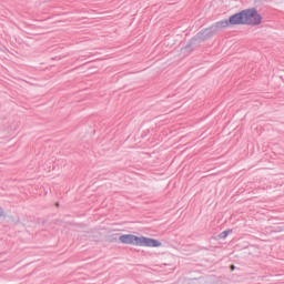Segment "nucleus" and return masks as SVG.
<instances>
[{"label": "nucleus", "mask_w": 284, "mask_h": 284, "mask_svg": "<svg viewBox=\"0 0 284 284\" xmlns=\"http://www.w3.org/2000/svg\"><path fill=\"white\" fill-rule=\"evenodd\" d=\"M232 26H237V13H233L229 19L219 20L215 22L214 29L206 28L205 30H202L196 36V39H199V41H206V39L214 37L216 30H225L227 28H232Z\"/></svg>", "instance_id": "f257e3e1"}, {"label": "nucleus", "mask_w": 284, "mask_h": 284, "mask_svg": "<svg viewBox=\"0 0 284 284\" xmlns=\"http://www.w3.org/2000/svg\"><path fill=\"white\" fill-rule=\"evenodd\" d=\"M119 241L124 245H136L138 247H161V242L159 240L136 236L132 234H124L119 237Z\"/></svg>", "instance_id": "f03ea898"}, {"label": "nucleus", "mask_w": 284, "mask_h": 284, "mask_svg": "<svg viewBox=\"0 0 284 284\" xmlns=\"http://www.w3.org/2000/svg\"><path fill=\"white\" fill-rule=\"evenodd\" d=\"M262 20V14L255 8L237 12V26H261Z\"/></svg>", "instance_id": "7ed1b4c3"}, {"label": "nucleus", "mask_w": 284, "mask_h": 284, "mask_svg": "<svg viewBox=\"0 0 284 284\" xmlns=\"http://www.w3.org/2000/svg\"><path fill=\"white\" fill-rule=\"evenodd\" d=\"M229 234H230V232H222L221 236H222L223 239H226V236H229Z\"/></svg>", "instance_id": "20e7f679"}, {"label": "nucleus", "mask_w": 284, "mask_h": 284, "mask_svg": "<svg viewBox=\"0 0 284 284\" xmlns=\"http://www.w3.org/2000/svg\"><path fill=\"white\" fill-rule=\"evenodd\" d=\"M0 216H3V209L0 207Z\"/></svg>", "instance_id": "39448f33"}, {"label": "nucleus", "mask_w": 284, "mask_h": 284, "mask_svg": "<svg viewBox=\"0 0 284 284\" xmlns=\"http://www.w3.org/2000/svg\"><path fill=\"white\" fill-rule=\"evenodd\" d=\"M231 270H235V265L234 264L231 265Z\"/></svg>", "instance_id": "423d86ee"}]
</instances>
